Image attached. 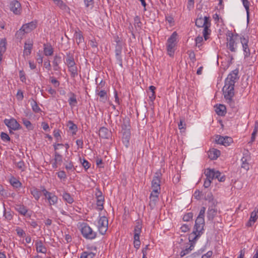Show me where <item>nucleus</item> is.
Segmentation results:
<instances>
[{
    "label": "nucleus",
    "instance_id": "nucleus-48",
    "mask_svg": "<svg viewBox=\"0 0 258 258\" xmlns=\"http://www.w3.org/2000/svg\"><path fill=\"white\" fill-rule=\"evenodd\" d=\"M6 50V40L2 39L0 41V52H5Z\"/></svg>",
    "mask_w": 258,
    "mask_h": 258
},
{
    "label": "nucleus",
    "instance_id": "nucleus-26",
    "mask_svg": "<svg viewBox=\"0 0 258 258\" xmlns=\"http://www.w3.org/2000/svg\"><path fill=\"white\" fill-rule=\"evenodd\" d=\"M74 38L78 45L84 42V37L80 31L75 32L74 34Z\"/></svg>",
    "mask_w": 258,
    "mask_h": 258
},
{
    "label": "nucleus",
    "instance_id": "nucleus-19",
    "mask_svg": "<svg viewBox=\"0 0 258 258\" xmlns=\"http://www.w3.org/2000/svg\"><path fill=\"white\" fill-rule=\"evenodd\" d=\"M249 159L250 157L248 155H246L245 156H243L241 159V167L245 170L246 171H247L249 169L250 165L248 163Z\"/></svg>",
    "mask_w": 258,
    "mask_h": 258
},
{
    "label": "nucleus",
    "instance_id": "nucleus-24",
    "mask_svg": "<svg viewBox=\"0 0 258 258\" xmlns=\"http://www.w3.org/2000/svg\"><path fill=\"white\" fill-rule=\"evenodd\" d=\"M61 58L60 56L55 55L52 61L53 69L55 71H58L60 69L59 64L61 62Z\"/></svg>",
    "mask_w": 258,
    "mask_h": 258
},
{
    "label": "nucleus",
    "instance_id": "nucleus-28",
    "mask_svg": "<svg viewBox=\"0 0 258 258\" xmlns=\"http://www.w3.org/2000/svg\"><path fill=\"white\" fill-rule=\"evenodd\" d=\"M61 196L63 200L70 204H72L74 201L73 198L67 192L64 191Z\"/></svg>",
    "mask_w": 258,
    "mask_h": 258
},
{
    "label": "nucleus",
    "instance_id": "nucleus-10",
    "mask_svg": "<svg viewBox=\"0 0 258 258\" xmlns=\"http://www.w3.org/2000/svg\"><path fill=\"white\" fill-rule=\"evenodd\" d=\"M4 123L9 128L10 133L12 132L11 130L16 131L21 128L20 124L13 118L10 119H5Z\"/></svg>",
    "mask_w": 258,
    "mask_h": 258
},
{
    "label": "nucleus",
    "instance_id": "nucleus-21",
    "mask_svg": "<svg viewBox=\"0 0 258 258\" xmlns=\"http://www.w3.org/2000/svg\"><path fill=\"white\" fill-rule=\"evenodd\" d=\"M142 223L140 221H137L136 223V226L134 228V237H139L142 231Z\"/></svg>",
    "mask_w": 258,
    "mask_h": 258
},
{
    "label": "nucleus",
    "instance_id": "nucleus-2",
    "mask_svg": "<svg viewBox=\"0 0 258 258\" xmlns=\"http://www.w3.org/2000/svg\"><path fill=\"white\" fill-rule=\"evenodd\" d=\"M241 36L238 34H233L229 33L227 38V47L231 52H235L237 48V45L241 40Z\"/></svg>",
    "mask_w": 258,
    "mask_h": 258
},
{
    "label": "nucleus",
    "instance_id": "nucleus-34",
    "mask_svg": "<svg viewBox=\"0 0 258 258\" xmlns=\"http://www.w3.org/2000/svg\"><path fill=\"white\" fill-rule=\"evenodd\" d=\"M226 107L224 105L220 104L216 106L215 111L219 115H224L225 113Z\"/></svg>",
    "mask_w": 258,
    "mask_h": 258
},
{
    "label": "nucleus",
    "instance_id": "nucleus-60",
    "mask_svg": "<svg viewBox=\"0 0 258 258\" xmlns=\"http://www.w3.org/2000/svg\"><path fill=\"white\" fill-rule=\"evenodd\" d=\"M50 82L54 85L55 87H58L59 85V82L53 77L50 78Z\"/></svg>",
    "mask_w": 258,
    "mask_h": 258
},
{
    "label": "nucleus",
    "instance_id": "nucleus-43",
    "mask_svg": "<svg viewBox=\"0 0 258 258\" xmlns=\"http://www.w3.org/2000/svg\"><path fill=\"white\" fill-rule=\"evenodd\" d=\"M258 131V122L255 121L254 123L253 131L251 134V142H253L255 140V136Z\"/></svg>",
    "mask_w": 258,
    "mask_h": 258
},
{
    "label": "nucleus",
    "instance_id": "nucleus-7",
    "mask_svg": "<svg viewBox=\"0 0 258 258\" xmlns=\"http://www.w3.org/2000/svg\"><path fill=\"white\" fill-rule=\"evenodd\" d=\"M42 192L50 206L55 205L57 203L58 197L54 193L48 191L45 188L42 189Z\"/></svg>",
    "mask_w": 258,
    "mask_h": 258
},
{
    "label": "nucleus",
    "instance_id": "nucleus-46",
    "mask_svg": "<svg viewBox=\"0 0 258 258\" xmlns=\"http://www.w3.org/2000/svg\"><path fill=\"white\" fill-rule=\"evenodd\" d=\"M10 183L14 187L18 188L21 186V183L16 178L13 177L10 179Z\"/></svg>",
    "mask_w": 258,
    "mask_h": 258
},
{
    "label": "nucleus",
    "instance_id": "nucleus-9",
    "mask_svg": "<svg viewBox=\"0 0 258 258\" xmlns=\"http://www.w3.org/2000/svg\"><path fill=\"white\" fill-rule=\"evenodd\" d=\"M215 142L218 144L222 145L225 147L228 146L233 142L231 137L225 136L223 137L220 135H217L215 138Z\"/></svg>",
    "mask_w": 258,
    "mask_h": 258
},
{
    "label": "nucleus",
    "instance_id": "nucleus-6",
    "mask_svg": "<svg viewBox=\"0 0 258 258\" xmlns=\"http://www.w3.org/2000/svg\"><path fill=\"white\" fill-rule=\"evenodd\" d=\"M108 221L105 216L100 217L98 220L97 226L99 233L104 235L108 229Z\"/></svg>",
    "mask_w": 258,
    "mask_h": 258
},
{
    "label": "nucleus",
    "instance_id": "nucleus-16",
    "mask_svg": "<svg viewBox=\"0 0 258 258\" xmlns=\"http://www.w3.org/2000/svg\"><path fill=\"white\" fill-rule=\"evenodd\" d=\"M33 41L32 40H28L25 43L23 54L24 56H28L31 53L33 47Z\"/></svg>",
    "mask_w": 258,
    "mask_h": 258
},
{
    "label": "nucleus",
    "instance_id": "nucleus-62",
    "mask_svg": "<svg viewBox=\"0 0 258 258\" xmlns=\"http://www.w3.org/2000/svg\"><path fill=\"white\" fill-rule=\"evenodd\" d=\"M86 7L92 8L93 5V0H84Z\"/></svg>",
    "mask_w": 258,
    "mask_h": 258
},
{
    "label": "nucleus",
    "instance_id": "nucleus-5",
    "mask_svg": "<svg viewBox=\"0 0 258 258\" xmlns=\"http://www.w3.org/2000/svg\"><path fill=\"white\" fill-rule=\"evenodd\" d=\"M177 36V33L176 32H174L167 40L166 44L167 50L168 54L170 56H172L174 53V48L176 44Z\"/></svg>",
    "mask_w": 258,
    "mask_h": 258
},
{
    "label": "nucleus",
    "instance_id": "nucleus-49",
    "mask_svg": "<svg viewBox=\"0 0 258 258\" xmlns=\"http://www.w3.org/2000/svg\"><path fill=\"white\" fill-rule=\"evenodd\" d=\"M105 85V82L102 80L99 84L96 87L95 93L98 92V91H99L100 90H105V88H104Z\"/></svg>",
    "mask_w": 258,
    "mask_h": 258
},
{
    "label": "nucleus",
    "instance_id": "nucleus-55",
    "mask_svg": "<svg viewBox=\"0 0 258 258\" xmlns=\"http://www.w3.org/2000/svg\"><path fill=\"white\" fill-rule=\"evenodd\" d=\"M53 136L56 138V141H58L61 139L60 131L58 129H55L53 131Z\"/></svg>",
    "mask_w": 258,
    "mask_h": 258
},
{
    "label": "nucleus",
    "instance_id": "nucleus-50",
    "mask_svg": "<svg viewBox=\"0 0 258 258\" xmlns=\"http://www.w3.org/2000/svg\"><path fill=\"white\" fill-rule=\"evenodd\" d=\"M16 231L17 232V235L19 236L22 237L25 236L26 233H25V231L21 228L17 227L16 229Z\"/></svg>",
    "mask_w": 258,
    "mask_h": 258
},
{
    "label": "nucleus",
    "instance_id": "nucleus-14",
    "mask_svg": "<svg viewBox=\"0 0 258 258\" xmlns=\"http://www.w3.org/2000/svg\"><path fill=\"white\" fill-rule=\"evenodd\" d=\"M210 23L209 17H204V18L201 17L197 19L196 21V25L198 27H204L208 24Z\"/></svg>",
    "mask_w": 258,
    "mask_h": 258
},
{
    "label": "nucleus",
    "instance_id": "nucleus-30",
    "mask_svg": "<svg viewBox=\"0 0 258 258\" xmlns=\"http://www.w3.org/2000/svg\"><path fill=\"white\" fill-rule=\"evenodd\" d=\"M30 192L35 199L38 201L41 196V191L36 187H32L30 189Z\"/></svg>",
    "mask_w": 258,
    "mask_h": 258
},
{
    "label": "nucleus",
    "instance_id": "nucleus-54",
    "mask_svg": "<svg viewBox=\"0 0 258 258\" xmlns=\"http://www.w3.org/2000/svg\"><path fill=\"white\" fill-rule=\"evenodd\" d=\"M134 246L136 249H138L139 248V247L140 246V244H141L140 237H134Z\"/></svg>",
    "mask_w": 258,
    "mask_h": 258
},
{
    "label": "nucleus",
    "instance_id": "nucleus-61",
    "mask_svg": "<svg viewBox=\"0 0 258 258\" xmlns=\"http://www.w3.org/2000/svg\"><path fill=\"white\" fill-rule=\"evenodd\" d=\"M117 63L121 67H122V60L121 55H115Z\"/></svg>",
    "mask_w": 258,
    "mask_h": 258
},
{
    "label": "nucleus",
    "instance_id": "nucleus-4",
    "mask_svg": "<svg viewBox=\"0 0 258 258\" xmlns=\"http://www.w3.org/2000/svg\"><path fill=\"white\" fill-rule=\"evenodd\" d=\"M36 27V23L31 22L30 23L23 25L22 27L16 33V36L18 38L22 39L25 33L30 32Z\"/></svg>",
    "mask_w": 258,
    "mask_h": 258
},
{
    "label": "nucleus",
    "instance_id": "nucleus-42",
    "mask_svg": "<svg viewBox=\"0 0 258 258\" xmlns=\"http://www.w3.org/2000/svg\"><path fill=\"white\" fill-rule=\"evenodd\" d=\"M215 178L217 179L220 182H223L225 180V176L222 175V173L219 171L216 170L215 173Z\"/></svg>",
    "mask_w": 258,
    "mask_h": 258
},
{
    "label": "nucleus",
    "instance_id": "nucleus-64",
    "mask_svg": "<svg viewBox=\"0 0 258 258\" xmlns=\"http://www.w3.org/2000/svg\"><path fill=\"white\" fill-rule=\"evenodd\" d=\"M57 176L60 179H62V178L64 179L67 177L66 173L63 171H59L58 172H57Z\"/></svg>",
    "mask_w": 258,
    "mask_h": 258
},
{
    "label": "nucleus",
    "instance_id": "nucleus-29",
    "mask_svg": "<svg viewBox=\"0 0 258 258\" xmlns=\"http://www.w3.org/2000/svg\"><path fill=\"white\" fill-rule=\"evenodd\" d=\"M216 170L214 169H207L205 171V175L206 176V178L211 179L212 180L215 178V173Z\"/></svg>",
    "mask_w": 258,
    "mask_h": 258
},
{
    "label": "nucleus",
    "instance_id": "nucleus-38",
    "mask_svg": "<svg viewBox=\"0 0 258 258\" xmlns=\"http://www.w3.org/2000/svg\"><path fill=\"white\" fill-rule=\"evenodd\" d=\"M53 49L51 46L44 45V53L46 56H51L53 54Z\"/></svg>",
    "mask_w": 258,
    "mask_h": 258
},
{
    "label": "nucleus",
    "instance_id": "nucleus-3",
    "mask_svg": "<svg viewBox=\"0 0 258 258\" xmlns=\"http://www.w3.org/2000/svg\"><path fill=\"white\" fill-rule=\"evenodd\" d=\"M81 232L83 236L87 239L92 240L97 236V233L87 224L83 223L81 225Z\"/></svg>",
    "mask_w": 258,
    "mask_h": 258
},
{
    "label": "nucleus",
    "instance_id": "nucleus-35",
    "mask_svg": "<svg viewBox=\"0 0 258 258\" xmlns=\"http://www.w3.org/2000/svg\"><path fill=\"white\" fill-rule=\"evenodd\" d=\"M149 199V206L152 209H153L158 201L159 198L156 196H153L152 195H150Z\"/></svg>",
    "mask_w": 258,
    "mask_h": 258
},
{
    "label": "nucleus",
    "instance_id": "nucleus-23",
    "mask_svg": "<svg viewBox=\"0 0 258 258\" xmlns=\"http://www.w3.org/2000/svg\"><path fill=\"white\" fill-rule=\"evenodd\" d=\"M69 99L68 100V102L70 106L73 108L77 104V101L76 99V95L72 92H70L69 94Z\"/></svg>",
    "mask_w": 258,
    "mask_h": 258
},
{
    "label": "nucleus",
    "instance_id": "nucleus-32",
    "mask_svg": "<svg viewBox=\"0 0 258 258\" xmlns=\"http://www.w3.org/2000/svg\"><path fill=\"white\" fill-rule=\"evenodd\" d=\"M104 198L102 196H98V200H97V207L99 211H101L103 209Z\"/></svg>",
    "mask_w": 258,
    "mask_h": 258
},
{
    "label": "nucleus",
    "instance_id": "nucleus-63",
    "mask_svg": "<svg viewBox=\"0 0 258 258\" xmlns=\"http://www.w3.org/2000/svg\"><path fill=\"white\" fill-rule=\"evenodd\" d=\"M225 99H226L227 102L229 104L231 108H234L235 107V102L233 100L232 98Z\"/></svg>",
    "mask_w": 258,
    "mask_h": 258
},
{
    "label": "nucleus",
    "instance_id": "nucleus-27",
    "mask_svg": "<svg viewBox=\"0 0 258 258\" xmlns=\"http://www.w3.org/2000/svg\"><path fill=\"white\" fill-rule=\"evenodd\" d=\"M15 209L21 215L23 216H26L28 212L27 208L22 205H17L15 207Z\"/></svg>",
    "mask_w": 258,
    "mask_h": 258
},
{
    "label": "nucleus",
    "instance_id": "nucleus-41",
    "mask_svg": "<svg viewBox=\"0 0 258 258\" xmlns=\"http://www.w3.org/2000/svg\"><path fill=\"white\" fill-rule=\"evenodd\" d=\"M95 254L92 252L84 251L80 256V258H95Z\"/></svg>",
    "mask_w": 258,
    "mask_h": 258
},
{
    "label": "nucleus",
    "instance_id": "nucleus-1",
    "mask_svg": "<svg viewBox=\"0 0 258 258\" xmlns=\"http://www.w3.org/2000/svg\"><path fill=\"white\" fill-rule=\"evenodd\" d=\"M206 211V208L202 207L200 211L199 216H198L195 222V225L193 233L195 235V238H197L201 236L203 233L204 227L205 225L204 216Z\"/></svg>",
    "mask_w": 258,
    "mask_h": 258
},
{
    "label": "nucleus",
    "instance_id": "nucleus-36",
    "mask_svg": "<svg viewBox=\"0 0 258 258\" xmlns=\"http://www.w3.org/2000/svg\"><path fill=\"white\" fill-rule=\"evenodd\" d=\"M217 214V210L214 208H209L207 212V217L210 220L213 219Z\"/></svg>",
    "mask_w": 258,
    "mask_h": 258
},
{
    "label": "nucleus",
    "instance_id": "nucleus-18",
    "mask_svg": "<svg viewBox=\"0 0 258 258\" xmlns=\"http://www.w3.org/2000/svg\"><path fill=\"white\" fill-rule=\"evenodd\" d=\"M99 98V100L100 102L105 103L108 99V96L107 91L106 90H100L98 92L95 93Z\"/></svg>",
    "mask_w": 258,
    "mask_h": 258
},
{
    "label": "nucleus",
    "instance_id": "nucleus-15",
    "mask_svg": "<svg viewBox=\"0 0 258 258\" xmlns=\"http://www.w3.org/2000/svg\"><path fill=\"white\" fill-rule=\"evenodd\" d=\"M160 182V174L159 173H156V175L153 177L152 181L151 187L152 189L161 190Z\"/></svg>",
    "mask_w": 258,
    "mask_h": 258
},
{
    "label": "nucleus",
    "instance_id": "nucleus-47",
    "mask_svg": "<svg viewBox=\"0 0 258 258\" xmlns=\"http://www.w3.org/2000/svg\"><path fill=\"white\" fill-rule=\"evenodd\" d=\"M54 164H60L62 162V156L56 152L54 153Z\"/></svg>",
    "mask_w": 258,
    "mask_h": 258
},
{
    "label": "nucleus",
    "instance_id": "nucleus-12",
    "mask_svg": "<svg viewBox=\"0 0 258 258\" xmlns=\"http://www.w3.org/2000/svg\"><path fill=\"white\" fill-rule=\"evenodd\" d=\"M10 9L14 14L19 15L22 12L21 4L17 0L12 1L10 4Z\"/></svg>",
    "mask_w": 258,
    "mask_h": 258
},
{
    "label": "nucleus",
    "instance_id": "nucleus-40",
    "mask_svg": "<svg viewBox=\"0 0 258 258\" xmlns=\"http://www.w3.org/2000/svg\"><path fill=\"white\" fill-rule=\"evenodd\" d=\"M57 7L62 10H66L67 8L66 5L62 0H52Z\"/></svg>",
    "mask_w": 258,
    "mask_h": 258
},
{
    "label": "nucleus",
    "instance_id": "nucleus-22",
    "mask_svg": "<svg viewBox=\"0 0 258 258\" xmlns=\"http://www.w3.org/2000/svg\"><path fill=\"white\" fill-rule=\"evenodd\" d=\"M65 63L68 67L76 65L73 54L70 52L67 53V59Z\"/></svg>",
    "mask_w": 258,
    "mask_h": 258
},
{
    "label": "nucleus",
    "instance_id": "nucleus-13",
    "mask_svg": "<svg viewBox=\"0 0 258 258\" xmlns=\"http://www.w3.org/2000/svg\"><path fill=\"white\" fill-rule=\"evenodd\" d=\"M238 70H234L230 73L225 80V83L231 84L234 85V84L238 79Z\"/></svg>",
    "mask_w": 258,
    "mask_h": 258
},
{
    "label": "nucleus",
    "instance_id": "nucleus-56",
    "mask_svg": "<svg viewBox=\"0 0 258 258\" xmlns=\"http://www.w3.org/2000/svg\"><path fill=\"white\" fill-rule=\"evenodd\" d=\"M32 108L35 112H39L40 111V108L36 103L35 101H33V103L31 104Z\"/></svg>",
    "mask_w": 258,
    "mask_h": 258
},
{
    "label": "nucleus",
    "instance_id": "nucleus-25",
    "mask_svg": "<svg viewBox=\"0 0 258 258\" xmlns=\"http://www.w3.org/2000/svg\"><path fill=\"white\" fill-rule=\"evenodd\" d=\"M99 136L102 138L107 139L110 135V132L107 128L102 127L99 131Z\"/></svg>",
    "mask_w": 258,
    "mask_h": 258
},
{
    "label": "nucleus",
    "instance_id": "nucleus-57",
    "mask_svg": "<svg viewBox=\"0 0 258 258\" xmlns=\"http://www.w3.org/2000/svg\"><path fill=\"white\" fill-rule=\"evenodd\" d=\"M195 41H196V45L198 47H200L202 45V42L203 41V37L201 36H198L196 38Z\"/></svg>",
    "mask_w": 258,
    "mask_h": 258
},
{
    "label": "nucleus",
    "instance_id": "nucleus-45",
    "mask_svg": "<svg viewBox=\"0 0 258 258\" xmlns=\"http://www.w3.org/2000/svg\"><path fill=\"white\" fill-rule=\"evenodd\" d=\"M22 120L23 121V123L27 129L29 130H32L33 129V126L29 120H27L25 118H23Z\"/></svg>",
    "mask_w": 258,
    "mask_h": 258
},
{
    "label": "nucleus",
    "instance_id": "nucleus-20",
    "mask_svg": "<svg viewBox=\"0 0 258 258\" xmlns=\"http://www.w3.org/2000/svg\"><path fill=\"white\" fill-rule=\"evenodd\" d=\"M220 155V151L216 149H211L208 152L209 157L211 160L216 159Z\"/></svg>",
    "mask_w": 258,
    "mask_h": 258
},
{
    "label": "nucleus",
    "instance_id": "nucleus-58",
    "mask_svg": "<svg viewBox=\"0 0 258 258\" xmlns=\"http://www.w3.org/2000/svg\"><path fill=\"white\" fill-rule=\"evenodd\" d=\"M17 167L21 171H24L25 170V163L23 161H20L17 163Z\"/></svg>",
    "mask_w": 258,
    "mask_h": 258
},
{
    "label": "nucleus",
    "instance_id": "nucleus-52",
    "mask_svg": "<svg viewBox=\"0 0 258 258\" xmlns=\"http://www.w3.org/2000/svg\"><path fill=\"white\" fill-rule=\"evenodd\" d=\"M1 139L4 142H9L10 141V138L9 137V135L5 133L2 132L1 133Z\"/></svg>",
    "mask_w": 258,
    "mask_h": 258
},
{
    "label": "nucleus",
    "instance_id": "nucleus-11",
    "mask_svg": "<svg viewBox=\"0 0 258 258\" xmlns=\"http://www.w3.org/2000/svg\"><path fill=\"white\" fill-rule=\"evenodd\" d=\"M240 42L242 46L244 57H247L249 56L250 54V51L248 45L249 39L248 37L242 36L241 37Z\"/></svg>",
    "mask_w": 258,
    "mask_h": 258
},
{
    "label": "nucleus",
    "instance_id": "nucleus-33",
    "mask_svg": "<svg viewBox=\"0 0 258 258\" xmlns=\"http://www.w3.org/2000/svg\"><path fill=\"white\" fill-rule=\"evenodd\" d=\"M211 26V23L207 24L206 26L204 27L203 30V36L204 37V39L205 40H207L208 39V36L210 34L211 30L209 29V27Z\"/></svg>",
    "mask_w": 258,
    "mask_h": 258
},
{
    "label": "nucleus",
    "instance_id": "nucleus-31",
    "mask_svg": "<svg viewBox=\"0 0 258 258\" xmlns=\"http://www.w3.org/2000/svg\"><path fill=\"white\" fill-rule=\"evenodd\" d=\"M68 126L72 134L73 135H76L78 130L77 126L72 121H69L68 122Z\"/></svg>",
    "mask_w": 258,
    "mask_h": 258
},
{
    "label": "nucleus",
    "instance_id": "nucleus-37",
    "mask_svg": "<svg viewBox=\"0 0 258 258\" xmlns=\"http://www.w3.org/2000/svg\"><path fill=\"white\" fill-rule=\"evenodd\" d=\"M69 71L71 73V76L75 78L78 76V69L76 65L68 67Z\"/></svg>",
    "mask_w": 258,
    "mask_h": 258
},
{
    "label": "nucleus",
    "instance_id": "nucleus-8",
    "mask_svg": "<svg viewBox=\"0 0 258 258\" xmlns=\"http://www.w3.org/2000/svg\"><path fill=\"white\" fill-rule=\"evenodd\" d=\"M234 85L225 83V85L223 88L225 98H233L234 95Z\"/></svg>",
    "mask_w": 258,
    "mask_h": 258
},
{
    "label": "nucleus",
    "instance_id": "nucleus-51",
    "mask_svg": "<svg viewBox=\"0 0 258 258\" xmlns=\"http://www.w3.org/2000/svg\"><path fill=\"white\" fill-rule=\"evenodd\" d=\"M80 160L82 166L85 169V170H87L90 168V164L87 160L85 159H83L82 161L81 159H80Z\"/></svg>",
    "mask_w": 258,
    "mask_h": 258
},
{
    "label": "nucleus",
    "instance_id": "nucleus-44",
    "mask_svg": "<svg viewBox=\"0 0 258 258\" xmlns=\"http://www.w3.org/2000/svg\"><path fill=\"white\" fill-rule=\"evenodd\" d=\"M241 1L242 2V4L246 11L247 18V20H248L249 16V2L248 0H241Z\"/></svg>",
    "mask_w": 258,
    "mask_h": 258
},
{
    "label": "nucleus",
    "instance_id": "nucleus-59",
    "mask_svg": "<svg viewBox=\"0 0 258 258\" xmlns=\"http://www.w3.org/2000/svg\"><path fill=\"white\" fill-rule=\"evenodd\" d=\"M4 216L8 220H10L12 219V214L9 212H6L5 208H4Z\"/></svg>",
    "mask_w": 258,
    "mask_h": 258
},
{
    "label": "nucleus",
    "instance_id": "nucleus-39",
    "mask_svg": "<svg viewBox=\"0 0 258 258\" xmlns=\"http://www.w3.org/2000/svg\"><path fill=\"white\" fill-rule=\"evenodd\" d=\"M194 246L193 244H190L188 247H186L184 249L182 250L180 252V256L181 257L188 254L194 249Z\"/></svg>",
    "mask_w": 258,
    "mask_h": 258
},
{
    "label": "nucleus",
    "instance_id": "nucleus-17",
    "mask_svg": "<svg viewBox=\"0 0 258 258\" xmlns=\"http://www.w3.org/2000/svg\"><path fill=\"white\" fill-rule=\"evenodd\" d=\"M36 249L37 252L46 253L47 249L43 245V242L40 240H36L35 242Z\"/></svg>",
    "mask_w": 258,
    "mask_h": 258
},
{
    "label": "nucleus",
    "instance_id": "nucleus-53",
    "mask_svg": "<svg viewBox=\"0 0 258 258\" xmlns=\"http://www.w3.org/2000/svg\"><path fill=\"white\" fill-rule=\"evenodd\" d=\"M193 214L191 212H189L186 214H185L183 217V220L184 221H189L192 218Z\"/></svg>",
    "mask_w": 258,
    "mask_h": 258
}]
</instances>
